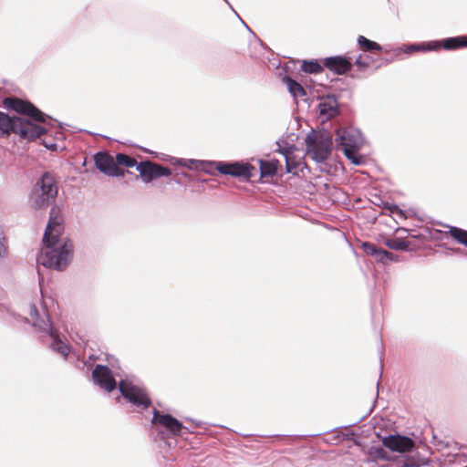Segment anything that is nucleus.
<instances>
[{"instance_id": "f257e3e1", "label": "nucleus", "mask_w": 467, "mask_h": 467, "mask_svg": "<svg viewBox=\"0 0 467 467\" xmlns=\"http://www.w3.org/2000/svg\"><path fill=\"white\" fill-rule=\"evenodd\" d=\"M54 209L43 236V248L36 261L45 267L63 270L70 262L73 254L71 241L61 237L63 233L62 218L54 215Z\"/></svg>"}, {"instance_id": "f03ea898", "label": "nucleus", "mask_w": 467, "mask_h": 467, "mask_svg": "<svg viewBox=\"0 0 467 467\" xmlns=\"http://www.w3.org/2000/svg\"><path fill=\"white\" fill-rule=\"evenodd\" d=\"M12 132L19 135L21 139L31 140L39 138L46 130L25 117H10L0 111V138L7 137Z\"/></svg>"}, {"instance_id": "7ed1b4c3", "label": "nucleus", "mask_w": 467, "mask_h": 467, "mask_svg": "<svg viewBox=\"0 0 467 467\" xmlns=\"http://www.w3.org/2000/svg\"><path fill=\"white\" fill-rule=\"evenodd\" d=\"M337 147L355 165L365 162L364 158L358 153L363 145V137L358 130L354 128H340L337 130Z\"/></svg>"}, {"instance_id": "20e7f679", "label": "nucleus", "mask_w": 467, "mask_h": 467, "mask_svg": "<svg viewBox=\"0 0 467 467\" xmlns=\"http://www.w3.org/2000/svg\"><path fill=\"white\" fill-rule=\"evenodd\" d=\"M58 188L54 175L45 172L33 187L30 202L34 208L41 209L53 202L57 195Z\"/></svg>"}, {"instance_id": "39448f33", "label": "nucleus", "mask_w": 467, "mask_h": 467, "mask_svg": "<svg viewBox=\"0 0 467 467\" xmlns=\"http://www.w3.org/2000/svg\"><path fill=\"white\" fill-rule=\"evenodd\" d=\"M306 153L316 162L322 163L331 154L333 141L328 131H312L306 138Z\"/></svg>"}, {"instance_id": "423d86ee", "label": "nucleus", "mask_w": 467, "mask_h": 467, "mask_svg": "<svg viewBox=\"0 0 467 467\" xmlns=\"http://www.w3.org/2000/svg\"><path fill=\"white\" fill-rule=\"evenodd\" d=\"M30 317L33 320V326L39 331L47 333L51 338V348L66 358L69 353V347L58 336L57 331L53 327L48 317L45 314L40 317L38 310L35 305L30 306Z\"/></svg>"}, {"instance_id": "0eeeda50", "label": "nucleus", "mask_w": 467, "mask_h": 467, "mask_svg": "<svg viewBox=\"0 0 467 467\" xmlns=\"http://www.w3.org/2000/svg\"><path fill=\"white\" fill-rule=\"evenodd\" d=\"M119 389L121 395L140 412L151 405L150 398L146 389L136 384L130 379H121L119 382Z\"/></svg>"}, {"instance_id": "6e6552de", "label": "nucleus", "mask_w": 467, "mask_h": 467, "mask_svg": "<svg viewBox=\"0 0 467 467\" xmlns=\"http://www.w3.org/2000/svg\"><path fill=\"white\" fill-rule=\"evenodd\" d=\"M4 105L6 109L29 117L37 122L47 123V119L52 120L50 117L46 116L30 102L17 98H6L4 100Z\"/></svg>"}, {"instance_id": "1a4fd4ad", "label": "nucleus", "mask_w": 467, "mask_h": 467, "mask_svg": "<svg viewBox=\"0 0 467 467\" xmlns=\"http://www.w3.org/2000/svg\"><path fill=\"white\" fill-rule=\"evenodd\" d=\"M441 47L444 49L452 50L460 47H467V36H455L449 37L444 39L442 42L440 41H432L428 44L423 45H410L406 46L405 52L411 53L412 51H429V50H437Z\"/></svg>"}, {"instance_id": "9d476101", "label": "nucleus", "mask_w": 467, "mask_h": 467, "mask_svg": "<svg viewBox=\"0 0 467 467\" xmlns=\"http://www.w3.org/2000/svg\"><path fill=\"white\" fill-rule=\"evenodd\" d=\"M137 171L140 172V176L142 181L146 183L150 182L154 179L168 177L171 174V171L169 168L163 167L150 161L139 162L137 165Z\"/></svg>"}, {"instance_id": "9b49d317", "label": "nucleus", "mask_w": 467, "mask_h": 467, "mask_svg": "<svg viewBox=\"0 0 467 467\" xmlns=\"http://www.w3.org/2000/svg\"><path fill=\"white\" fill-rule=\"evenodd\" d=\"M382 444L391 451L407 453L413 451L415 441L407 436L390 434L382 439Z\"/></svg>"}, {"instance_id": "f8f14e48", "label": "nucleus", "mask_w": 467, "mask_h": 467, "mask_svg": "<svg viewBox=\"0 0 467 467\" xmlns=\"http://www.w3.org/2000/svg\"><path fill=\"white\" fill-rule=\"evenodd\" d=\"M94 161L97 169L108 176H124L123 171L117 166L114 158L108 152H97L94 155Z\"/></svg>"}, {"instance_id": "ddd939ff", "label": "nucleus", "mask_w": 467, "mask_h": 467, "mask_svg": "<svg viewBox=\"0 0 467 467\" xmlns=\"http://www.w3.org/2000/svg\"><path fill=\"white\" fill-rule=\"evenodd\" d=\"M92 379L96 385L110 392L117 387V381L107 366L97 365L92 372Z\"/></svg>"}, {"instance_id": "4468645a", "label": "nucleus", "mask_w": 467, "mask_h": 467, "mask_svg": "<svg viewBox=\"0 0 467 467\" xmlns=\"http://www.w3.org/2000/svg\"><path fill=\"white\" fill-rule=\"evenodd\" d=\"M152 424H160L171 431L173 435H180L184 428L182 423L170 414H161L158 410H152Z\"/></svg>"}, {"instance_id": "2eb2a0df", "label": "nucleus", "mask_w": 467, "mask_h": 467, "mask_svg": "<svg viewBox=\"0 0 467 467\" xmlns=\"http://www.w3.org/2000/svg\"><path fill=\"white\" fill-rule=\"evenodd\" d=\"M171 163L186 167L189 170L202 171L208 174H213L216 170V161L171 158Z\"/></svg>"}, {"instance_id": "dca6fc26", "label": "nucleus", "mask_w": 467, "mask_h": 467, "mask_svg": "<svg viewBox=\"0 0 467 467\" xmlns=\"http://www.w3.org/2000/svg\"><path fill=\"white\" fill-rule=\"evenodd\" d=\"M319 116L322 121L328 120L338 113V103L334 96L321 99L318 104Z\"/></svg>"}, {"instance_id": "f3484780", "label": "nucleus", "mask_w": 467, "mask_h": 467, "mask_svg": "<svg viewBox=\"0 0 467 467\" xmlns=\"http://www.w3.org/2000/svg\"><path fill=\"white\" fill-rule=\"evenodd\" d=\"M323 65L337 75L345 74L352 67L351 62L347 57L341 56L326 57Z\"/></svg>"}, {"instance_id": "a211bd4d", "label": "nucleus", "mask_w": 467, "mask_h": 467, "mask_svg": "<svg viewBox=\"0 0 467 467\" xmlns=\"http://www.w3.org/2000/svg\"><path fill=\"white\" fill-rule=\"evenodd\" d=\"M362 247L367 254L373 256L378 262L385 264L395 260L396 255L394 254L379 248L374 244L363 243Z\"/></svg>"}, {"instance_id": "6ab92c4d", "label": "nucleus", "mask_w": 467, "mask_h": 467, "mask_svg": "<svg viewBox=\"0 0 467 467\" xmlns=\"http://www.w3.org/2000/svg\"><path fill=\"white\" fill-rule=\"evenodd\" d=\"M411 454L404 456L400 467H422L428 465V460L421 457L420 452L413 449Z\"/></svg>"}, {"instance_id": "aec40b11", "label": "nucleus", "mask_w": 467, "mask_h": 467, "mask_svg": "<svg viewBox=\"0 0 467 467\" xmlns=\"http://www.w3.org/2000/svg\"><path fill=\"white\" fill-rule=\"evenodd\" d=\"M368 461L375 462L377 460L392 461V456L381 446H371L368 450Z\"/></svg>"}, {"instance_id": "412c9836", "label": "nucleus", "mask_w": 467, "mask_h": 467, "mask_svg": "<svg viewBox=\"0 0 467 467\" xmlns=\"http://www.w3.org/2000/svg\"><path fill=\"white\" fill-rule=\"evenodd\" d=\"M284 83L286 85L287 89L289 93L294 98H301L306 95V91L302 85H300L298 82L291 78L290 77L286 76L283 78Z\"/></svg>"}, {"instance_id": "4be33fe9", "label": "nucleus", "mask_w": 467, "mask_h": 467, "mask_svg": "<svg viewBox=\"0 0 467 467\" xmlns=\"http://www.w3.org/2000/svg\"><path fill=\"white\" fill-rule=\"evenodd\" d=\"M230 175L235 177H245L249 178L251 176L250 166L247 164H241L238 162L230 163Z\"/></svg>"}, {"instance_id": "5701e85b", "label": "nucleus", "mask_w": 467, "mask_h": 467, "mask_svg": "<svg viewBox=\"0 0 467 467\" xmlns=\"http://www.w3.org/2000/svg\"><path fill=\"white\" fill-rule=\"evenodd\" d=\"M358 44L359 45L360 48L365 52L380 51L382 49L379 44L371 41L363 36H358Z\"/></svg>"}, {"instance_id": "b1692460", "label": "nucleus", "mask_w": 467, "mask_h": 467, "mask_svg": "<svg viewBox=\"0 0 467 467\" xmlns=\"http://www.w3.org/2000/svg\"><path fill=\"white\" fill-rule=\"evenodd\" d=\"M115 162L118 165H122L126 167H136L139 162L133 157H130L124 153H118L115 158Z\"/></svg>"}, {"instance_id": "393cba45", "label": "nucleus", "mask_w": 467, "mask_h": 467, "mask_svg": "<svg viewBox=\"0 0 467 467\" xmlns=\"http://www.w3.org/2000/svg\"><path fill=\"white\" fill-rule=\"evenodd\" d=\"M385 244L389 248L393 249V250H398V251H407L410 246L408 242H406L402 239H400V238L388 239L385 242Z\"/></svg>"}, {"instance_id": "a878e982", "label": "nucleus", "mask_w": 467, "mask_h": 467, "mask_svg": "<svg viewBox=\"0 0 467 467\" xmlns=\"http://www.w3.org/2000/svg\"><path fill=\"white\" fill-rule=\"evenodd\" d=\"M261 177L273 176L276 173V164L270 161H260Z\"/></svg>"}, {"instance_id": "bb28decb", "label": "nucleus", "mask_w": 467, "mask_h": 467, "mask_svg": "<svg viewBox=\"0 0 467 467\" xmlns=\"http://www.w3.org/2000/svg\"><path fill=\"white\" fill-rule=\"evenodd\" d=\"M384 209L389 212V213L393 215L394 219L397 221L407 219L406 213L396 204L386 203Z\"/></svg>"}, {"instance_id": "cd10ccee", "label": "nucleus", "mask_w": 467, "mask_h": 467, "mask_svg": "<svg viewBox=\"0 0 467 467\" xmlns=\"http://www.w3.org/2000/svg\"><path fill=\"white\" fill-rule=\"evenodd\" d=\"M301 69L306 73L317 74L321 72L323 67L317 61H304Z\"/></svg>"}, {"instance_id": "c85d7f7f", "label": "nucleus", "mask_w": 467, "mask_h": 467, "mask_svg": "<svg viewBox=\"0 0 467 467\" xmlns=\"http://www.w3.org/2000/svg\"><path fill=\"white\" fill-rule=\"evenodd\" d=\"M450 234L459 243L467 246V231L457 227H451Z\"/></svg>"}, {"instance_id": "c756f323", "label": "nucleus", "mask_w": 467, "mask_h": 467, "mask_svg": "<svg viewBox=\"0 0 467 467\" xmlns=\"http://www.w3.org/2000/svg\"><path fill=\"white\" fill-rule=\"evenodd\" d=\"M370 64V57L368 56H362V55H359L356 60H355V65L360 69V70H363V69H366Z\"/></svg>"}, {"instance_id": "7c9ffc66", "label": "nucleus", "mask_w": 467, "mask_h": 467, "mask_svg": "<svg viewBox=\"0 0 467 467\" xmlns=\"http://www.w3.org/2000/svg\"><path fill=\"white\" fill-rule=\"evenodd\" d=\"M280 152L284 155L285 159V166L287 172H292L293 170L296 167V164L289 159V155L291 153L290 150L288 149H283L280 150Z\"/></svg>"}, {"instance_id": "2f4dec72", "label": "nucleus", "mask_w": 467, "mask_h": 467, "mask_svg": "<svg viewBox=\"0 0 467 467\" xmlns=\"http://www.w3.org/2000/svg\"><path fill=\"white\" fill-rule=\"evenodd\" d=\"M230 163L216 161V171L222 174L230 175Z\"/></svg>"}, {"instance_id": "473e14b6", "label": "nucleus", "mask_w": 467, "mask_h": 467, "mask_svg": "<svg viewBox=\"0 0 467 467\" xmlns=\"http://www.w3.org/2000/svg\"><path fill=\"white\" fill-rule=\"evenodd\" d=\"M6 255V246H5V238L4 236V232L0 229V257H5Z\"/></svg>"}, {"instance_id": "72a5a7b5", "label": "nucleus", "mask_w": 467, "mask_h": 467, "mask_svg": "<svg viewBox=\"0 0 467 467\" xmlns=\"http://www.w3.org/2000/svg\"><path fill=\"white\" fill-rule=\"evenodd\" d=\"M45 146L49 149V150H57V144L56 143H50V144H47L45 142Z\"/></svg>"}, {"instance_id": "f704fd0d", "label": "nucleus", "mask_w": 467, "mask_h": 467, "mask_svg": "<svg viewBox=\"0 0 467 467\" xmlns=\"http://www.w3.org/2000/svg\"><path fill=\"white\" fill-rule=\"evenodd\" d=\"M225 2H227V0H224Z\"/></svg>"}]
</instances>
